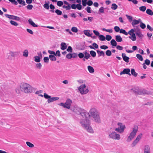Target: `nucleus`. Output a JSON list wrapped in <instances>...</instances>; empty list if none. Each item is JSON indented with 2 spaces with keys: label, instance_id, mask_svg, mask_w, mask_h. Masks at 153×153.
<instances>
[{
  "label": "nucleus",
  "instance_id": "obj_54",
  "mask_svg": "<svg viewBox=\"0 0 153 153\" xmlns=\"http://www.w3.org/2000/svg\"><path fill=\"white\" fill-rule=\"evenodd\" d=\"M126 16L130 22L133 21V17L132 16L128 15H126Z\"/></svg>",
  "mask_w": 153,
  "mask_h": 153
},
{
  "label": "nucleus",
  "instance_id": "obj_60",
  "mask_svg": "<svg viewBox=\"0 0 153 153\" xmlns=\"http://www.w3.org/2000/svg\"><path fill=\"white\" fill-rule=\"evenodd\" d=\"M79 57L81 59L84 57V55L82 53H80L78 55Z\"/></svg>",
  "mask_w": 153,
  "mask_h": 153
},
{
  "label": "nucleus",
  "instance_id": "obj_15",
  "mask_svg": "<svg viewBox=\"0 0 153 153\" xmlns=\"http://www.w3.org/2000/svg\"><path fill=\"white\" fill-rule=\"evenodd\" d=\"M88 132L91 133H93L94 131L92 128L90 126V124L88 125L85 127L84 128Z\"/></svg>",
  "mask_w": 153,
  "mask_h": 153
},
{
  "label": "nucleus",
  "instance_id": "obj_59",
  "mask_svg": "<svg viewBox=\"0 0 153 153\" xmlns=\"http://www.w3.org/2000/svg\"><path fill=\"white\" fill-rule=\"evenodd\" d=\"M63 2L61 1H59L57 2V5L59 7H61L63 5Z\"/></svg>",
  "mask_w": 153,
  "mask_h": 153
},
{
  "label": "nucleus",
  "instance_id": "obj_53",
  "mask_svg": "<svg viewBox=\"0 0 153 153\" xmlns=\"http://www.w3.org/2000/svg\"><path fill=\"white\" fill-rule=\"evenodd\" d=\"M105 39H106L108 41H110L112 39V37L111 36L108 35H106V37Z\"/></svg>",
  "mask_w": 153,
  "mask_h": 153
},
{
  "label": "nucleus",
  "instance_id": "obj_35",
  "mask_svg": "<svg viewBox=\"0 0 153 153\" xmlns=\"http://www.w3.org/2000/svg\"><path fill=\"white\" fill-rule=\"evenodd\" d=\"M99 39L101 41H104L105 40V37L103 35H100L99 36Z\"/></svg>",
  "mask_w": 153,
  "mask_h": 153
},
{
  "label": "nucleus",
  "instance_id": "obj_3",
  "mask_svg": "<svg viewBox=\"0 0 153 153\" xmlns=\"http://www.w3.org/2000/svg\"><path fill=\"white\" fill-rule=\"evenodd\" d=\"M135 30L134 29H131L127 33L126 30L123 29H120V33H123L126 36H127L128 34L130 35L129 38L133 41L136 40V38L135 33Z\"/></svg>",
  "mask_w": 153,
  "mask_h": 153
},
{
  "label": "nucleus",
  "instance_id": "obj_45",
  "mask_svg": "<svg viewBox=\"0 0 153 153\" xmlns=\"http://www.w3.org/2000/svg\"><path fill=\"white\" fill-rule=\"evenodd\" d=\"M146 9V7L145 6H142L139 7V10L142 12L145 11Z\"/></svg>",
  "mask_w": 153,
  "mask_h": 153
},
{
  "label": "nucleus",
  "instance_id": "obj_55",
  "mask_svg": "<svg viewBox=\"0 0 153 153\" xmlns=\"http://www.w3.org/2000/svg\"><path fill=\"white\" fill-rule=\"evenodd\" d=\"M43 96L45 99H49L50 98L51 96L49 95L46 93H44L43 95Z\"/></svg>",
  "mask_w": 153,
  "mask_h": 153
},
{
  "label": "nucleus",
  "instance_id": "obj_6",
  "mask_svg": "<svg viewBox=\"0 0 153 153\" xmlns=\"http://www.w3.org/2000/svg\"><path fill=\"white\" fill-rule=\"evenodd\" d=\"M138 131V127L137 126H134L132 130L129 134L127 139L126 141L129 142L131 141L136 136Z\"/></svg>",
  "mask_w": 153,
  "mask_h": 153
},
{
  "label": "nucleus",
  "instance_id": "obj_11",
  "mask_svg": "<svg viewBox=\"0 0 153 153\" xmlns=\"http://www.w3.org/2000/svg\"><path fill=\"white\" fill-rule=\"evenodd\" d=\"M5 16L7 18L19 21L20 20V18L18 16H14L13 15H10L8 14L5 15Z\"/></svg>",
  "mask_w": 153,
  "mask_h": 153
},
{
  "label": "nucleus",
  "instance_id": "obj_29",
  "mask_svg": "<svg viewBox=\"0 0 153 153\" xmlns=\"http://www.w3.org/2000/svg\"><path fill=\"white\" fill-rule=\"evenodd\" d=\"M118 7V6L114 3L112 4H111V8L113 10H116L117 9Z\"/></svg>",
  "mask_w": 153,
  "mask_h": 153
},
{
  "label": "nucleus",
  "instance_id": "obj_61",
  "mask_svg": "<svg viewBox=\"0 0 153 153\" xmlns=\"http://www.w3.org/2000/svg\"><path fill=\"white\" fill-rule=\"evenodd\" d=\"M9 1L11 2L13 4H14L15 5H17L18 4V2L15 0H9Z\"/></svg>",
  "mask_w": 153,
  "mask_h": 153
},
{
  "label": "nucleus",
  "instance_id": "obj_46",
  "mask_svg": "<svg viewBox=\"0 0 153 153\" xmlns=\"http://www.w3.org/2000/svg\"><path fill=\"white\" fill-rule=\"evenodd\" d=\"M71 31L73 32L77 33L78 31L77 28L75 27H73L71 28Z\"/></svg>",
  "mask_w": 153,
  "mask_h": 153
},
{
  "label": "nucleus",
  "instance_id": "obj_48",
  "mask_svg": "<svg viewBox=\"0 0 153 153\" xmlns=\"http://www.w3.org/2000/svg\"><path fill=\"white\" fill-rule=\"evenodd\" d=\"M42 65L40 63H37L36 64V68L39 69H41L42 68Z\"/></svg>",
  "mask_w": 153,
  "mask_h": 153
},
{
  "label": "nucleus",
  "instance_id": "obj_26",
  "mask_svg": "<svg viewBox=\"0 0 153 153\" xmlns=\"http://www.w3.org/2000/svg\"><path fill=\"white\" fill-rule=\"evenodd\" d=\"M115 39L116 41L118 42H121L122 40V39L120 35L115 36Z\"/></svg>",
  "mask_w": 153,
  "mask_h": 153
},
{
  "label": "nucleus",
  "instance_id": "obj_22",
  "mask_svg": "<svg viewBox=\"0 0 153 153\" xmlns=\"http://www.w3.org/2000/svg\"><path fill=\"white\" fill-rule=\"evenodd\" d=\"M49 58L51 61H55L56 60V58L55 55L50 54L49 56Z\"/></svg>",
  "mask_w": 153,
  "mask_h": 153
},
{
  "label": "nucleus",
  "instance_id": "obj_39",
  "mask_svg": "<svg viewBox=\"0 0 153 153\" xmlns=\"http://www.w3.org/2000/svg\"><path fill=\"white\" fill-rule=\"evenodd\" d=\"M26 144L30 148H33L34 146L33 144L29 142H26Z\"/></svg>",
  "mask_w": 153,
  "mask_h": 153
},
{
  "label": "nucleus",
  "instance_id": "obj_10",
  "mask_svg": "<svg viewBox=\"0 0 153 153\" xmlns=\"http://www.w3.org/2000/svg\"><path fill=\"white\" fill-rule=\"evenodd\" d=\"M142 136L143 134L142 133H140L137 135L135 139L132 143L131 144L132 146L134 147L135 146L141 139Z\"/></svg>",
  "mask_w": 153,
  "mask_h": 153
},
{
  "label": "nucleus",
  "instance_id": "obj_51",
  "mask_svg": "<svg viewBox=\"0 0 153 153\" xmlns=\"http://www.w3.org/2000/svg\"><path fill=\"white\" fill-rule=\"evenodd\" d=\"M49 57H45L44 58L43 60L46 63H48L49 61Z\"/></svg>",
  "mask_w": 153,
  "mask_h": 153
},
{
  "label": "nucleus",
  "instance_id": "obj_24",
  "mask_svg": "<svg viewBox=\"0 0 153 153\" xmlns=\"http://www.w3.org/2000/svg\"><path fill=\"white\" fill-rule=\"evenodd\" d=\"M50 4V2L49 1H45V3L43 5V7L46 9L48 10L49 8V4Z\"/></svg>",
  "mask_w": 153,
  "mask_h": 153
},
{
  "label": "nucleus",
  "instance_id": "obj_41",
  "mask_svg": "<svg viewBox=\"0 0 153 153\" xmlns=\"http://www.w3.org/2000/svg\"><path fill=\"white\" fill-rule=\"evenodd\" d=\"M62 7L63 8L65 9L66 10H70L71 9V5H64L62 6Z\"/></svg>",
  "mask_w": 153,
  "mask_h": 153
},
{
  "label": "nucleus",
  "instance_id": "obj_44",
  "mask_svg": "<svg viewBox=\"0 0 153 153\" xmlns=\"http://www.w3.org/2000/svg\"><path fill=\"white\" fill-rule=\"evenodd\" d=\"M18 3L20 4H22L25 6V2L24 0H17Z\"/></svg>",
  "mask_w": 153,
  "mask_h": 153
},
{
  "label": "nucleus",
  "instance_id": "obj_30",
  "mask_svg": "<svg viewBox=\"0 0 153 153\" xmlns=\"http://www.w3.org/2000/svg\"><path fill=\"white\" fill-rule=\"evenodd\" d=\"M146 13L152 16L153 15V12L150 9H148L146 10Z\"/></svg>",
  "mask_w": 153,
  "mask_h": 153
},
{
  "label": "nucleus",
  "instance_id": "obj_12",
  "mask_svg": "<svg viewBox=\"0 0 153 153\" xmlns=\"http://www.w3.org/2000/svg\"><path fill=\"white\" fill-rule=\"evenodd\" d=\"M71 109L73 111L77 114L79 113L81 114L80 112L82 111V109L77 107H74L72 108Z\"/></svg>",
  "mask_w": 153,
  "mask_h": 153
},
{
  "label": "nucleus",
  "instance_id": "obj_7",
  "mask_svg": "<svg viewBox=\"0 0 153 153\" xmlns=\"http://www.w3.org/2000/svg\"><path fill=\"white\" fill-rule=\"evenodd\" d=\"M117 125L118 127L115 128V131L120 133H123L126 128L125 125L120 122L118 123Z\"/></svg>",
  "mask_w": 153,
  "mask_h": 153
},
{
  "label": "nucleus",
  "instance_id": "obj_57",
  "mask_svg": "<svg viewBox=\"0 0 153 153\" xmlns=\"http://www.w3.org/2000/svg\"><path fill=\"white\" fill-rule=\"evenodd\" d=\"M142 1L143 2L145 3L147 2L149 4H151L153 2L152 0H142Z\"/></svg>",
  "mask_w": 153,
  "mask_h": 153
},
{
  "label": "nucleus",
  "instance_id": "obj_37",
  "mask_svg": "<svg viewBox=\"0 0 153 153\" xmlns=\"http://www.w3.org/2000/svg\"><path fill=\"white\" fill-rule=\"evenodd\" d=\"M147 92L146 91L144 90H140L138 92V94H147Z\"/></svg>",
  "mask_w": 153,
  "mask_h": 153
},
{
  "label": "nucleus",
  "instance_id": "obj_13",
  "mask_svg": "<svg viewBox=\"0 0 153 153\" xmlns=\"http://www.w3.org/2000/svg\"><path fill=\"white\" fill-rule=\"evenodd\" d=\"M130 70L129 68H125L123 71L121 72L120 74L121 75L123 74H127L130 76L131 74L130 73Z\"/></svg>",
  "mask_w": 153,
  "mask_h": 153
},
{
  "label": "nucleus",
  "instance_id": "obj_8",
  "mask_svg": "<svg viewBox=\"0 0 153 153\" xmlns=\"http://www.w3.org/2000/svg\"><path fill=\"white\" fill-rule=\"evenodd\" d=\"M109 137L114 140H119L120 139V135L115 131H113L110 133L109 135Z\"/></svg>",
  "mask_w": 153,
  "mask_h": 153
},
{
  "label": "nucleus",
  "instance_id": "obj_47",
  "mask_svg": "<svg viewBox=\"0 0 153 153\" xmlns=\"http://www.w3.org/2000/svg\"><path fill=\"white\" fill-rule=\"evenodd\" d=\"M91 55L93 57H95L96 56V53L93 51H90Z\"/></svg>",
  "mask_w": 153,
  "mask_h": 153
},
{
  "label": "nucleus",
  "instance_id": "obj_52",
  "mask_svg": "<svg viewBox=\"0 0 153 153\" xmlns=\"http://www.w3.org/2000/svg\"><path fill=\"white\" fill-rule=\"evenodd\" d=\"M55 12L58 15H61L62 14V12L58 9L56 10Z\"/></svg>",
  "mask_w": 153,
  "mask_h": 153
},
{
  "label": "nucleus",
  "instance_id": "obj_62",
  "mask_svg": "<svg viewBox=\"0 0 153 153\" xmlns=\"http://www.w3.org/2000/svg\"><path fill=\"white\" fill-rule=\"evenodd\" d=\"M100 48L101 49L105 50L108 48L107 46L105 45H102L100 46Z\"/></svg>",
  "mask_w": 153,
  "mask_h": 153
},
{
  "label": "nucleus",
  "instance_id": "obj_42",
  "mask_svg": "<svg viewBox=\"0 0 153 153\" xmlns=\"http://www.w3.org/2000/svg\"><path fill=\"white\" fill-rule=\"evenodd\" d=\"M85 56L84 57L86 59H88L90 57V54L88 52H86L85 53Z\"/></svg>",
  "mask_w": 153,
  "mask_h": 153
},
{
  "label": "nucleus",
  "instance_id": "obj_19",
  "mask_svg": "<svg viewBox=\"0 0 153 153\" xmlns=\"http://www.w3.org/2000/svg\"><path fill=\"white\" fill-rule=\"evenodd\" d=\"M39 56H36L34 57V61L36 62H39L41 61V59L42 57L41 53H40L39 54Z\"/></svg>",
  "mask_w": 153,
  "mask_h": 153
},
{
  "label": "nucleus",
  "instance_id": "obj_36",
  "mask_svg": "<svg viewBox=\"0 0 153 153\" xmlns=\"http://www.w3.org/2000/svg\"><path fill=\"white\" fill-rule=\"evenodd\" d=\"M10 23L11 25L14 26H17L19 25L17 22L12 20H11L10 21Z\"/></svg>",
  "mask_w": 153,
  "mask_h": 153
},
{
  "label": "nucleus",
  "instance_id": "obj_43",
  "mask_svg": "<svg viewBox=\"0 0 153 153\" xmlns=\"http://www.w3.org/2000/svg\"><path fill=\"white\" fill-rule=\"evenodd\" d=\"M140 26L141 28L142 29H145L146 27V25L142 22V21H141V22L140 23Z\"/></svg>",
  "mask_w": 153,
  "mask_h": 153
},
{
  "label": "nucleus",
  "instance_id": "obj_20",
  "mask_svg": "<svg viewBox=\"0 0 153 153\" xmlns=\"http://www.w3.org/2000/svg\"><path fill=\"white\" fill-rule=\"evenodd\" d=\"M122 56L124 61L127 63L129 62V58L128 57L126 56L125 53H122Z\"/></svg>",
  "mask_w": 153,
  "mask_h": 153
},
{
  "label": "nucleus",
  "instance_id": "obj_28",
  "mask_svg": "<svg viewBox=\"0 0 153 153\" xmlns=\"http://www.w3.org/2000/svg\"><path fill=\"white\" fill-rule=\"evenodd\" d=\"M28 51L27 49L24 50L23 52V55L24 56L27 57L28 55Z\"/></svg>",
  "mask_w": 153,
  "mask_h": 153
},
{
  "label": "nucleus",
  "instance_id": "obj_63",
  "mask_svg": "<svg viewBox=\"0 0 153 153\" xmlns=\"http://www.w3.org/2000/svg\"><path fill=\"white\" fill-rule=\"evenodd\" d=\"M67 51L68 52L71 53L72 52V49L71 47L69 46H68V48L67 49Z\"/></svg>",
  "mask_w": 153,
  "mask_h": 153
},
{
  "label": "nucleus",
  "instance_id": "obj_64",
  "mask_svg": "<svg viewBox=\"0 0 153 153\" xmlns=\"http://www.w3.org/2000/svg\"><path fill=\"white\" fill-rule=\"evenodd\" d=\"M128 0L129 1L132 2L133 4H137L138 3V1H137V0Z\"/></svg>",
  "mask_w": 153,
  "mask_h": 153
},
{
  "label": "nucleus",
  "instance_id": "obj_21",
  "mask_svg": "<svg viewBox=\"0 0 153 153\" xmlns=\"http://www.w3.org/2000/svg\"><path fill=\"white\" fill-rule=\"evenodd\" d=\"M28 22L29 24L33 27H38L37 25L31 19H29Z\"/></svg>",
  "mask_w": 153,
  "mask_h": 153
},
{
  "label": "nucleus",
  "instance_id": "obj_32",
  "mask_svg": "<svg viewBox=\"0 0 153 153\" xmlns=\"http://www.w3.org/2000/svg\"><path fill=\"white\" fill-rule=\"evenodd\" d=\"M136 56L137 58L140 61H142L143 60L142 56L140 54H137L136 55Z\"/></svg>",
  "mask_w": 153,
  "mask_h": 153
},
{
  "label": "nucleus",
  "instance_id": "obj_1",
  "mask_svg": "<svg viewBox=\"0 0 153 153\" xmlns=\"http://www.w3.org/2000/svg\"><path fill=\"white\" fill-rule=\"evenodd\" d=\"M88 115L91 117L92 120L96 123H100L101 122V119L99 113L97 109L95 108H92L89 111Z\"/></svg>",
  "mask_w": 153,
  "mask_h": 153
},
{
  "label": "nucleus",
  "instance_id": "obj_18",
  "mask_svg": "<svg viewBox=\"0 0 153 153\" xmlns=\"http://www.w3.org/2000/svg\"><path fill=\"white\" fill-rule=\"evenodd\" d=\"M141 21L140 19H138L137 20L134 19L133 20L131 23L132 25L134 27L135 25H137L141 22Z\"/></svg>",
  "mask_w": 153,
  "mask_h": 153
},
{
  "label": "nucleus",
  "instance_id": "obj_25",
  "mask_svg": "<svg viewBox=\"0 0 153 153\" xmlns=\"http://www.w3.org/2000/svg\"><path fill=\"white\" fill-rule=\"evenodd\" d=\"M83 32L85 35L88 37L91 36L92 34V33H90V30H85Z\"/></svg>",
  "mask_w": 153,
  "mask_h": 153
},
{
  "label": "nucleus",
  "instance_id": "obj_31",
  "mask_svg": "<svg viewBox=\"0 0 153 153\" xmlns=\"http://www.w3.org/2000/svg\"><path fill=\"white\" fill-rule=\"evenodd\" d=\"M111 45L114 46H116L117 43L116 41L114 39H112L111 41Z\"/></svg>",
  "mask_w": 153,
  "mask_h": 153
},
{
  "label": "nucleus",
  "instance_id": "obj_14",
  "mask_svg": "<svg viewBox=\"0 0 153 153\" xmlns=\"http://www.w3.org/2000/svg\"><path fill=\"white\" fill-rule=\"evenodd\" d=\"M135 34L140 39H142L143 36V35L142 33L140 30V29H137L136 31Z\"/></svg>",
  "mask_w": 153,
  "mask_h": 153
},
{
  "label": "nucleus",
  "instance_id": "obj_2",
  "mask_svg": "<svg viewBox=\"0 0 153 153\" xmlns=\"http://www.w3.org/2000/svg\"><path fill=\"white\" fill-rule=\"evenodd\" d=\"M21 88L22 91L26 94H30L33 92L34 88L30 85L26 83L21 84Z\"/></svg>",
  "mask_w": 153,
  "mask_h": 153
},
{
  "label": "nucleus",
  "instance_id": "obj_33",
  "mask_svg": "<svg viewBox=\"0 0 153 153\" xmlns=\"http://www.w3.org/2000/svg\"><path fill=\"white\" fill-rule=\"evenodd\" d=\"M97 52L99 54V56H105L104 53L102 51H100L99 50H97Z\"/></svg>",
  "mask_w": 153,
  "mask_h": 153
},
{
  "label": "nucleus",
  "instance_id": "obj_58",
  "mask_svg": "<svg viewBox=\"0 0 153 153\" xmlns=\"http://www.w3.org/2000/svg\"><path fill=\"white\" fill-rule=\"evenodd\" d=\"M55 56H58V57H60L61 56V54L59 51L57 50L56 51L55 53Z\"/></svg>",
  "mask_w": 153,
  "mask_h": 153
},
{
  "label": "nucleus",
  "instance_id": "obj_34",
  "mask_svg": "<svg viewBox=\"0 0 153 153\" xmlns=\"http://www.w3.org/2000/svg\"><path fill=\"white\" fill-rule=\"evenodd\" d=\"M21 91H22V89L21 88V85L19 87H18L16 88V91L17 93L19 94L20 93Z\"/></svg>",
  "mask_w": 153,
  "mask_h": 153
},
{
  "label": "nucleus",
  "instance_id": "obj_16",
  "mask_svg": "<svg viewBox=\"0 0 153 153\" xmlns=\"http://www.w3.org/2000/svg\"><path fill=\"white\" fill-rule=\"evenodd\" d=\"M144 153H150V148L148 145H146L144 148Z\"/></svg>",
  "mask_w": 153,
  "mask_h": 153
},
{
  "label": "nucleus",
  "instance_id": "obj_5",
  "mask_svg": "<svg viewBox=\"0 0 153 153\" xmlns=\"http://www.w3.org/2000/svg\"><path fill=\"white\" fill-rule=\"evenodd\" d=\"M78 90L80 93L82 95L86 94L89 91L88 86L85 84L80 85L78 88Z\"/></svg>",
  "mask_w": 153,
  "mask_h": 153
},
{
  "label": "nucleus",
  "instance_id": "obj_50",
  "mask_svg": "<svg viewBox=\"0 0 153 153\" xmlns=\"http://www.w3.org/2000/svg\"><path fill=\"white\" fill-rule=\"evenodd\" d=\"M77 82L78 83L82 84L84 83L85 82V81L82 79H80L77 80Z\"/></svg>",
  "mask_w": 153,
  "mask_h": 153
},
{
  "label": "nucleus",
  "instance_id": "obj_56",
  "mask_svg": "<svg viewBox=\"0 0 153 153\" xmlns=\"http://www.w3.org/2000/svg\"><path fill=\"white\" fill-rule=\"evenodd\" d=\"M105 54L107 56H110L111 55V52L110 50H107L105 52Z\"/></svg>",
  "mask_w": 153,
  "mask_h": 153
},
{
  "label": "nucleus",
  "instance_id": "obj_49",
  "mask_svg": "<svg viewBox=\"0 0 153 153\" xmlns=\"http://www.w3.org/2000/svg\"><path fill=\"white\" fill-rule=\"evenodd\" d=\"M114 30L116 32H120V29L118 26H115L114 27Z\"/></svg>",
  "mask_w": 153,
  "mask_h": 153
},
{
  "label": "nucleus",
  "instance_id": "obj_4",
  "mask_svg": "<svg viewBox=\"0 0 153 153\" xmlns=\"http://www.w3.org/2000/svg\"><path fill=\"white\" fill-rule=\"evenodd\" d=\"M83 111V114L85 116V117H83V118L80 121V123L82 127L84 128L87 126L88 125L90 124V117L88 115V114L87 112H85Z\"/></svg>",
  "mask_w": 153,
  "mask_h": 153
},
{
  "label": "nucleus",
  "instance_id": "obj_27",
  "mask_svg": "<svg viewBox=\"0 0 153 153\" xmlns=\"http://www.w3.org/2000/svg\"><path fill=\"white\" fill-rule=\"evenodd\" d=\"M61 49L63 50L66 49L67 47L66 44L64 42H62L61 44Z\"/></svg>",
  "mask_w": 153,
  "mask_h": 153
},
{
  "label": "nucleus",
  "instance_id": "obj_9",
  "mask_svg": "<svg viewBox=\"0 0 153 153\" xmlns=\"http://www.w3.org/2000/svg\"><path fill=\"white\" fill-rule=\"evenodd\" d=\"M72 103V101L70 99H68L65 103H61L59 105L60 106H63L64 108H66L68 109H70Z\"/></svg>",
  "mask_w": 153,
  "mask_h": 153
},
{
  "label": "nucleus",
  "instance_id": "obj_23",
  "mask_svg": "<svg viewBox=\"0 0 153 153\" xmlns=\"http://www.w3.org/2000/svg\"><path fill=\"white\" fill-rule=\"evenodd\" d=\"M87 68L88 71L90 73L92 74L94 72V69L92 66L89 65L87 67Z\"/></svg>",
  "mask_w": 153,
  "mask_h": 153
},
{
  "label": "nucleus",
  "instance_id": "obj_40",
  "mask_svg": "<svg viewBox=\"0 0 153 153\" xmlns=\"http://www.w3.org/2000/svg\"><path fill=\"white\" fill-rule=\"evenodd\" d=\"M102 30L105 31L107 32L111 33L113 32V30L111 28L108 29H107L105 28H103L102 29Z\"/></svg>",
  "mask_w": 153,
  "mask_h": 153
},
{
  "label": "nucleus",
  "instance_id": "obj_38",
  "mask_svg": "<svg viewBox=\"0 0 153 153\" xmlns=\"http://www.w3.org/2000/svg\"><path fill=\"white\" fill-rule=\"evenodd\" d=\"M131 74L136 77L137 76V74L135 72L134 69H131Z\"/></svg>",
  "mask_w": 153,
  "mask_h": 153
},
{
  "label": "nucleus",
  "instance_id": "obj_17",
  "mask_svg": "<svg viewBox=\"0 0 153 153\" xmlns=\"http://www.w3.org/2000/svg\"><path fill=\"white\" fill-rule=\"evenodd\" d=\"M59 98L58 97H50L49 99H48L47 101L48 103H50L51 102H53L54 101L58 100Z\"/></svg>",
  "mask_w": 153,
  "mask_h": 153
}]
</instances>
